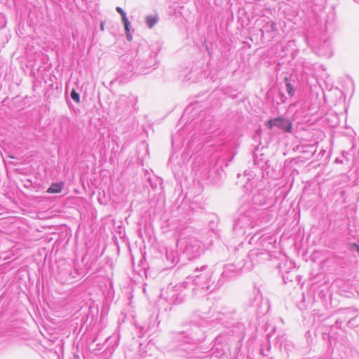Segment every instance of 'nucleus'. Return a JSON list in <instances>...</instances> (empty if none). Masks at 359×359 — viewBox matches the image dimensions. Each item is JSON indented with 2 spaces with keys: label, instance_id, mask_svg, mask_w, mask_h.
Returning <instances> with one entry per match:
<instances>
[{
  "label": "nucleus",
  "instance_id": "1",
  "mask_svg": "<svg viewBox=\"0 0 359 359\" xmlns=\"http://www.w3.org/2000/svg\"><path fill=\"white\" fill-rule=\"evenodd\" d=\"M266 126L269 128L272 129L273 127L277 126L285 133H290L292 130V123L289 119H286L282 116L277 117L269 120Z\"/></svg>",
  "mask_w": 359,
  "mask_h": 359
},
{
  "label": "nucleus",
  "instance_id": "2",
  "mask_svg": "<svg viewBox=\"0 0 359 359\" xmlns=\"http://www.w3.org/2000/svg\"><path fill=\"white\" fill-rule=\"evenodd\" d=\"M63 184L61 183H53L47 189L48 194H58L62 190Z\"/></svg>",
  "mask_w": 359,
  "mask_h": 359
},
{
  "label": "nucleus",
  "instance_id": "8",
  "mask_svg": "<svg viewBox=\"0 0 359 359\" xmlns=\"http://www.w3.org/2000/svg\"><path fill=\"white\" fill-rule=\"evenodd\" d=\"M356 247H357V251H358V253H359V246H358V245H357Z\"/></svg>",
  "mask_w": 359,
  "mask_h": 359
},
{
  "label": "nucleus",
  "instance_id": "7",
  "mask_svg": "<svg viewBox=\"0 0 359 359\" xmlns=\"http://www.w3.org/2000/svg\"><path fill=\"white\" fill-rule=\"evenodd\" d=\"M123 22L124 23V27H125L126 33L128 34V38L129 39H131V36H130V34H129V25H130V22H129L128 18H126V21H123Z\"/></svg>",
  "mask_w": 359,
  "mask_h": 359
},
{
  "label": "nucleus",
  "instance_id": "3",
  "mask_svg": "<svg viewBox=\"0 0 359 359\" xmlns=\"http://www.w3.org/2000/svg\"><path fill=\"white\" fill-rule=\"evenodd\" d=\"M157 18L149 16L147 18L146 22L149 28H152L154 25L157 22Z\"/></svg>",
  "mask_w": 359,
  "mask_h": 359
},
{
  "label": "nucleus",
  "instance_id": "6",
  "mask_svg": "<svg viewBox=\"0 0 359 359\" xmlns=\"http://www.w3.org/2000/svg\"><path fill=\"white\" fill-rule=\"evenodd\" d=\"M116 11L121 15L122 20L126 21L127 17H126V13L123 11V10L121 7H117Z\"/></svg>",
  "mask_w": 359,
  "mask_h": 359
},
{
  "label": "nucleus",
  "instance_id": "5",
  "mask_svg": "<svg viewBox=\"0 0 359 359\" xmlns=\"http://www.w3.org/2000/svg\"><path fill=\"white\" fill-rule=\"evenodd\" d=\"M71 97L72 100H74L76 102L79 103L80 102V97L79 93L76 92L75 90H72L71 93Z\"/></svg>",
  "mask_w": 359,
  "mask_h": 359
},
{
  "label": "nucleus",
  "instance_id": "4",
  "mask_svg": "<svg viewBox=\"0 0 359 359\" xmlns=\"http://www.w3.org/2000/svg\"><path fill=\"white\" fill-rule=\"evenodd\" d=\"M285 86H286L287 93L290 95L293 96L294 95L293 88H292L291 83L289 82V80H288V79L287 77L285 78Z\"/></svg>",
  "mask_w": 359,
  "mask_h": 359
}]
</instances>
